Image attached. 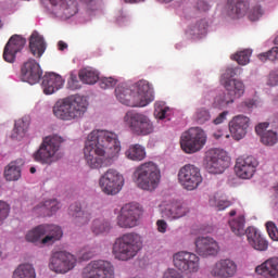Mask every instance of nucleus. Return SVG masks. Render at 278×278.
<instances>
[{"mask_svg": "<svg viewBox=\"0 0 278 278\" xmlns=\"http://www.w3.org/2000/svg\"><path fill=\"white\" fill-rule=\"evenodd\" d=\"M13 278H36V269L31 264H22L13 271Z\"/></svg>", "mask_w": 278, "mask_h": 278, "instance_id": "38", "label": "nucleus"}, {"mask_svg": "<svg viewBox=\"0 0 278 278\" xmlns=\"http://www.w3.org/2000/svg\"><path fill=\"white\" fill-rule=\"evenodd\" d=\"M51 14L58 18L68 20L77 14V2L75 0H48Z\"/></svg>", "mask_w": 278, "mask_h": 278, "instance_id": "18", "label": "nucleus"}, {"mask_svg": "<svg viewBox=\"0 0 278 278\" xmlns=\"http://www.w3.org/2000/svg\"><path fill=\"white\" fill-rule=\"evenodd\" d=\"M42 77V70L40 68V64L36 62L34 59H29L25 63H23L21 67L20 79L22 81H27L34 86V84H38L40 78Z\"/></svg>", "mask_w": 278, "mask_h": 278, "instance_id": "22", "label": "nucleus"}, {"mask_svg": "<svg viewBox=\"0 0 278 278\" xmlns=\"http://www.w3.org/2000/svg\"><path fill=\"white\" fill-rule=\"evenodd\" d=\"M124 123L135 136H149V134H153V122L143 113L128 111L124 116Z\"/></svg>", "mask_w": 278, "mask_h": 278, "instance_id": "9", "label": "nucleus"}, {"mask_svg": "<svg viewBox=\"0 0 278 278\" xmlns=\"http://www.w3.org/2000/svg\"><path fill=\"white\" fill-rule=\"evenodd\" d=\"M134 181L141 190L153 192L162 181V170L154 162H146L135 168Z\"/></svg>", "mask_w": 278, "mask_h": 278, "instance_id": "5", "label": "nucleus"}, {"mask_svg": "<svg viewBox=\"0 0 278 278\" xmlns=\"http://www.w3.org/2000/svg\"><path fill=\"white\" fill-rule=\"evenodd\" d=\"M142 251V236L138 232H126L113 243L112 253L119 262H129Z\"/></svg>", "mask_w": 278, "mask_h": 278, "instance_id": "4", "label": "nucleus"}, {"mask_svg": "<svg viewBox=\"0 0 278 278\" xmlns=\"http://www.w3.org/2000/svg\"><path fill=\"white\" fill-rule=\"evenodd\" d=\"M75 264H77L75 255L66 251H56L50 257L49 268L59 275H66L75 268Z\"/></svg>", "mask_w": 278, "mask_h": 278, "instance_id": "13", "label": "nucleus"}, {"mask_svg": "<svg viewBox=\"0 0 278 278\" xmlns=\"http://www.w3.org/2000/svg\"><path fill=\"white\" fill-rule=\"evenodd\" d=\"M42 236L46 237L41 239V244H54V242L62 239L64 232L58 225L42 224L28 231L26 235V240L27 242H38Z\"/></svg>", "mask_w": 278, "mask_h": 278, "instance_id": "8", "label": "nucleus"}, {"mask_svg": "<svg viewBox=\"0 0 278 278\" xmlns=\"http://www.w3.org/2000/svg\"><path fill=\"white\" fill-rule=\"evenodd\" d=\"M10 216V204L0 200V225H3V220Z\"/></svg>", "mask_w": 278, "mask_h": 278, "instance_id": "49", "label": "nucleus"}, {"mask_svg": "<svg viewBox=\"0 0 278 278\" xmlns=\"http://www.w3.org/2000/svg\"><path fill=\"white\" fill-rule=\"evenodd\" d=\"M270 124L268 122L260 123L255 127L257 136L261 138L262 144L265 147H275V143L278 142L277 131L268 130Z\"/></svg>", "mask_w": 278, "mask_h": 278, "instance_id": "28", "label": "nucleus"}, {"mask_svg": "<svg viewBox=\"0 0 278 278\" xmlns=\"http://www.w3.org/2000/svg\"><path fill=\"white\" fill-rule=\"evenodd\" d=\"M29 173H31V175H34V173H36V167H30Z\"/></svg>", "mask_w": 278, "mask_h": 278, "instance_id": "64", "label": "nucleus"}, {"mask_svg": "<svg viewBox=\"0 0 278 278\" xmlns=\"http://www.w3.org/2000/svg\"><path fill=\"white\" fill-rule=\"evenodd\" d=\"M128 160L132 162H142L147 157V150L141 144H131L125 152Z\"/></svg>", "mask_w": 278, "mask_h": 278, "instance_id": "34", "label": "nucleus"}, {"mask_svg": "<svg viewBox=\"0 0 278 278\" xmlns=\"http://www.w3.org/2000/svg\"><path fill=\"white\" fill-rule=\"evenodd\" d=\"M62 142H64V139L58 135L46 137L40 148L33 154L35 162L48 165L58 162V160L62 157V155L59 154Z\"/></svg>", "mask_w": 278, "mask_h": 278, "instance_id": "6", "label": "nucleus"}, {"mask_svg": "<svg viewBox=\"0 0 278 278\" xmlns=\"http://www.w3.org/2000/svg\"><path fill=\"white\" fill-rule=\"evenodd\" d=\"M251 53H252L251 50H242V51L233 54L231 56V60H235L241 66H247V64H249V62H250Z\"/></svg>", "mask_w": 278, "mask_h": 278, "instance_id": "44", "label": "nucleus"}, {"mask_svg": "<svg viewBox=\"0 0 278 278\" xmlns=\"http://www.w3.org/2000/svg\"><path fill=\"white\" fill-rule=\"evenodd\" d=\"M156 227L160 233H166V230L168 229V224L164 219H159L156 220Z\"/></svg>", "mask_w": 278, "mask_h": 278, "instance_id": "52", "label": "nucleus"}, {"mask_svg": "<svg viewBox=\"0 0 278 278\" xmlns=\"http://www.w3.org/2000/svg\"><path fill=\"white\" fill-rule=\"evenodd\" d=\"M52 112L59 121H79L88 112V100L80 94L70 96L56 101Z\"/></svg>", "mask_w": 278, "mask_h": 278, "instance_id": "3", "label": "nucleus"}, {"mask_svg": "<svg viewBox=\"0 0 278 278\" xmlns=\"http://www.w3.org/2000/svg\"><path fill=\"white\" fill-rule=\"evenodd\" d=\"M205 164L206 169L212 175H220L225 173L226 168H229L231 164V159L225 150L220 149H211L205 153Z\"/></svg>", "mask_w": 278, "mask_h": 278, "instance_id": "10", "label": "nucleus"}, {"mask_svg": "<svg viewBox=\"0 0 278 278\" xmlns=\"http://www.w3.org/2000/svg\"><path fill=\"white\" fill-rule=\"evenodd\" d=\"M222 84L224 85L225 90L235 101L244 94V83H242V80H225Z\"/></svg>", "mask_w": 278, "mask_h": 278, "instance_id": "32", "label": "nucleus"}, {"mask_svg": "<svg viewBox=\"0 0 278 278\" xmlns=\"http://www.w3.org/2000/svg\"><path fill=\"white\" fill-rule=\"evenodd\" d=\"M195 251L203 257L218 253V242L210 237H199L195 240Z\"/></svg>", "mask_w": 278, "mask_h": 278, "instance_id": "25", "label": "nucleus"}, {"mask_svg": "<svg viewBox=\"0 0 278 278\" xmlns=\"http://www.w3.org/2000/svg\"><path fill=\"white\" fill-rule=\"evenodd\" d=\"M187 34L188 36H194L195 38L205 36V34H207V21L200 20L198 23L187 29Z\"/></svg>", "mask_w": 278, "mask_h": 278, "instance_id": "39", "label": "nucleus"}, {"mask_svg": "<svg viewBox=\"0 0 278 278\" xmlns=\"http://www.w3.org/2000/svg\"><path fill=\"white\" fill-rule=\"evenodd\" d=\"M35 212H39L40 216H51L54 212L60 210V203L58 200H48L35 206Z\"/></svg>", "mask_w": 278, "mask_h": 278, "instance_id": "35", "label": "nucleus"}, {"mask_svg": "<svg viewBox=\"0 0 278 278\" xmlns=\"http://www.w3.org/2000/svg\"><path fill=\"white\" fill-rule=\"evenodd\" d=\"M227 114H229V112L224 111L222 112L214 121V125H220V123L225 122L227 119Z\"/></svg>", "mask_w": 278, "mask_h": 278, "instance_id": "56", "label": "nucleus"}, {"mask_svg": "<svg viewBox=\"0 0 278 278\" xmlns=\"http://www.w3.org/2000/svg\"><path fill=\"white\" fill-rule=\"evenodd\" d=\"M27 40L20 35H13L5 43L3 49V60L9 64H14L16 62V54L21 53L25 49Z\"/></svg>", "mask_w": 278, "mask_h": 278, "instance_id": "21", "label": "nucleus"}, {"mask_svg": "<svg viewBox=\"0 0 278 278\" xmlns=\"http://www.w3.org/2000/svg\"><path fill=\"white\" fill-rule=\"evenodd\" d=\"M78 77L83 84L92 86L96 81H99V74L94 70L84 68L79 72Z\"/></svg>", "mask_w": 278, "mask_h": 278, "instance_id": "40", "label": "nucleus"}, {"mask_svg": "<svg viewBox=\"0 0 278 278\" xmlns=\"http://www.w3.org/2000/svg\"><path fill=\"white\" fill-rule=\"evenodd\" d=\"M29 129V119L27 117L20 118L15 122L11 137L15 140H21Z\"/></svg>", "mask_w": 278, "mask_h": 278, "instance_id": "37", "label": "nucleus"}, {"mask_svg": "<svg viewBox=\"0 0 278 278\" xmlns=\"http://www.w3.org/2000/svg\"><path fill=\"white\" fill-rule=\"evenodd\" d=\"M247 108H253L255 105V102L253 100H249L245 102Z\"/></svg>", "mask_w": 278, "mask_h": 278, "instance_id": "60", "label": "nucleus"}, {"mask_svg": "<svg viewBox=\"0 0 278 278\" xmlns=\"http://www.w3.org/2000/svg\"><path fill=\"white\" fill-rule=\"evenodd\" d=\"M4 179L7 181H18L21 179L22 169L16 161L11 162L4 168Z\"/></svg>", "mask_w": 278, "mask_h": 278, "instance_id": "36", "label": "nucleus"}, {"mask_svg": "<svg viewBox=\"0 0 278 278\" xmlns=\"http://www.w3.org/2000/svg\"><path fill=\"white\" fill-rule=\"evenodd\" d=\"M245 236L252 249L255 251H268V241L257 228L253 226L248 227Z\"/></svg>", "mask_w": 278, "mask_h": 278, "instance_id": "24", "label": "nucleus"}, {"mask_svg": "<svg viewBox=\"0 0 278 278\" xmlns=\"http://www.w3.org/2000/svg\"><path fill=\"white\" fill-rule=\"evenodd\" d=\"M260 166V162L253 155L237 159L235 173L240 179H251Z\"/></svg>", "mask_w": 278, "mask_h": 278, "instance_id": "20", "label": "nucleus"}, {"mask_svg": "<svg viewBox=\"0 0 278 278\" xmlns=\"http://www.w3.org/2000/svg\"><path fill=\"white\" fill-rule=\"evenodd\" d=\"M266 229H267L269 238L271 240H274L275 242H278V228H277V225H275V223H273V222H267L266 223Z\"/></svg>", "mask_w": 278, "mask_h": 278, "instance_id": "48", "label": "nucleus"}, {"mask_svg": "<svg viewBox=\"0 0 278 278\" xmlns=\"http://www.w3.org/2000/svg\"><path fill=\"white\" fill-rule=\"evenodd\" d=\"M232 203L231 201H228V200H219L217 202V210L219 212H223V210H227V207H231Z\"/></svg>", "mask_w": 278, "mask_h": 278, "instance_id": "53", "label": "nucleus"}, {"mask_svg": "<svg viewBox=\"0 0 278 278\" xmlns=\"http://www.w3.org/2000/svg\"><path fill=\"white\" fill-rule=\"evenodd\" d=\"M238 71H240V68L238 67H228L226 72L222 75V84H225V81H232V77H236V75H238Z\"/></svg>", "mask_w": 278, "mask_h": 278, "instance_id": "47", "label": "nucleus"}, {"mask_svg": "<svg viewBox=\"0 0 278 278\" xmlns=\"http://www.w3.org/2000/svg\"><path fill=\"white\" fill-rule=\"evenodd\" d=\"M90 257H92V254L90 252H80V260L86 261V260H90Z\"/></svg>", "mask_w": 278, "mask_h": 278, "instance_id": "57", "label": "nucleus"}, {"mask_svg": "<svg viewBox=\"0 0 278 278\" xmlns=\"http://www.w3.org/2000/svg\"><path fill=\"white\" fill-rule=\"evenodd\" d=\"M268 86H278V73L271 72L269 74L268 80H267Z\"/></svg>", "mask_w": 278, "mask_h": 278, "instance_id": "54", "label": "nucleus"}, {"mask_svg": "<svg viewBox=\"0 0 278 278\" xmlns=\"http://www.w3.org/2000/svg\"><path fill=\"white\" fill-rule=\"evenodd\" d=\"M175 268L186 275H194L201 268V258L192 252L180 251L173 255Z\"/></svg>", "mask_w": 278, "mask_h": 278, "instance_id": "11", "label": "nucleus"}, {"mask_svg": "<svg viewBox=\"0 0 278 278\" xmlns=\"http://www.w3.org/2000/svg\"><path fill=\"white\" fill-rule=\"evenodd\" d=\"M166 112H168V108L156 105L154 110V116H156V118H160V121H163V118H166Z\"/></svg>", "mask_w": 278, "mask_h": 278, "instance_id": "51", "label": "nucleus"}, {"mask_svg": "<svg viewBox=\"0 0 278 278\" xmlns=\"http://www.w3.org/2000/svg\"><path fill=\"white\" fill-rule=\"evenodd\" d=\"M197 9L200 12H207V10H210V4L205 2V0H199L197 3Z\"/></svg>", "mask_w": 278, "mask_h": 278, "instance_id": "55", "label": "nucleus"}, {"mask_svg": "<svg viewBox=\"0 0 278 278\" xmlns=\"http://www.w3.org/2000/svg\"><path fill=\"white\" fill-rule=\"evenodd\" d=\"M236 214H237L236 210H232L229 212V216H236Z\"/></svg>", "mask_w": 278, "mask_h": 278, "instance_id": "63", "label": "nucleus"}, {"mask_svg": "<svg viewBox=\"0 0 278 278\" xmlns=\"http://www.w3.org/2000/svg\"><path fill=\"white\" fill-rule=\"evenodd\" d=\"M83 278H115L114 265L110 261H92L84 268Z\"/></svg>", "mask_w": 278, "mask_h": 278, "instance_id": "15", "label": "nucleus"}, {"mask_svg": "<svg viewBox=\"0 0 278 278\" xmlns=\"http://www.w3.org/2000/svg\"><path fill=\"white\" fill-rule=\"evenodd\" d=\"M29 51L34 58H42L47 51V42L38 31H34L29 37Z\"/></svg>", "mask_w": 278, "mask_h": 278, "instance_id": "30", "label": "nucleus"}, {"mask_svg": "<svg viewBox=\"0 0 278 278\" xmlns=\"http://www.w3.org/2000/svg\"><path fill=\"white\" fill-rule=\"evenodd\" d=\"M238 274V264L231 258H222L208 268V275L215 278H233Z\"/></svg>", "mask_w": 278, "mask_h": 278, "instance_id": "19", "label": "nucleus"}, {"mask_svg": "<svg viewBox=\"0 0 278 278\" xmlns=\"http://www.w3.org/2000/svg\"><path fill=\"white\" fill-rule=\"evenodd\" d=\"M121 153L118 135L108 130L91 131L85 143L84 157L87 166L92 169L110 166Z\"/></svg>", "mask_w": 278, "mask_h": 278, "instance_id": "1", "label": "nucleus"}, {"mask_svg": "<svg viewBox=\"0 0 278 278\" xmlns=\"http://www.w3.org/2000/svg\"><path fill=\"white\" fill-rule=\"evenodd\" d=\"M125 178L116 169H108L99 179V186L104 194H118L123 190Z\"/></svg>", "mask_w": 278, "mask_h": 278, "instance_id": "14", "label": "nucleus"}, {"mask_svg": "<svg viewBox=\"0 0 278 278\" xmlns=\"http://www.w3.org/2000/svg\"><path fill=\"white\" fill-rule=\"evenodd\" d=\"M223 136H225V138H229V135L218 134V132L214 134V138H216V140H220V138H223Z\"/></svg>", "mask_w": 278, "mask_h": 278, "instance_id": "59", "label": "nucleus"}, {"mask_svg": "<svg viewBox=\"0 0 278 278\" xmlns=\"http://www.w3.org/2000/svg\"><path fill=\"white\" fill-rule=\"evenodd\" d=\"M228 225L230 228V231H232V233H235V236H247V229H244L245 225H247V218L244 217V215H239L237 217H233L231 219L228 220Z\"/></svg>", "mask_w": 278, "mask_h": 278, "instance_id": "33", "label": "nucleus"}, {"mask_svg": "<svg viewBox=\"0 0 278 278\" xmlns=\"http://www.w3.org/2000/svg\"><path fill=\"white\" fill-rule=\"evenodd\" d=\"M193 121L198 125H205V123H210V121H212V114H210V111L205 108L197 109L193 114Z\"/></svg>", "mask_w": 278, "mask_h": 278, "instance_id": "42", "label": "nucleus"}, {"mask_svg": "<svg viewBox=\"0 0 278 278\" xmlns=\"http://www.w3.org/2000/svg\"><path fill=\"white\" fill-rule=\"evenodd\" d=\"M68 90H79L81 88V83L77 78V74L71 72L70 78L67 80Z\"/></svg>", "mask_w": 278, "mask_h": 278, "instance_id": "46", "label": "nucleus"}, {"mask_svg": "<svg viewBox=\"0 0 278 278\" xmlns=\"http://www.w3.org/2000/svg\"><path fill=\"white\" fill-rule=\"evenodd\" d=\"M140 1L144 0H125L126 3H140Z\"/></svg>", "mask_w": 278, "mask_h": 278, "instance_id": "62", "label": "nucleus"}, {"mask_svg": "<svg viewBox=\"0 0 278 278\" xmlns=\"http://www.w3.org/2000/svg\"><path fill=\"white\" fill-rule=\"evenodd\" d=\"M178 181L185 190H197L203 184L201 169L192 164H186L178 172Z\"/></svg>", "mask_w": 278, "mask_h": 278, "instance_id": "12", "label": "nucleus"}, {"mask_svg": "<svg viewBox=\"0 0 278 278\" xmlns=\"http://www.w3.org/2000/svg\"><path fill=\"white\" fill-rule=\"evenodd\" d=\"M91 231L94 236L108 233V231H110V223L103 218L94 219L91 225Z\"/></svg>", "mask_w": 278, "mask_h": 278, "instance_id": "41", "label": "nucleus"}, {"mask_svg": "<svg viewBox=\"0 0 278 278\" xmlns=\"http://www.w3.org/2000/svg\"><path fill=\"white\" fill-rule=\"evenodd\" d=\"M70 215L74 218V225L81 227L90 222V213L81 210V204L74 203L70 206Z\"/></svg>", "mask_w": 278, "mask_h": 278, "instance_id": "31", "label": "nucleus"}, {"mask_svg": "<svg viewBox=\"0 0 278 278\" xmlns=\"http://www.w3.org/2000/svg\"><path fill=\"white\" fill-rule=\"evenodd\" d=\"M58 48H59V51H64L65 49H68V45L64 41H59Z\"/></svg>", "mask_w": 278, "mask_h": 278, "instance_id": "58", "label": "nucleus"}, {"mask_svg": "<svg viewBox=\"0 0 278 278\" xmlns=\"http://www.w3.org/2000/svg\"><path fill=\"white\" fill-rule=\"evenodd\" d=\"M207 142V135L201 127H191L180 137V148L184 153H199Z\"/></svg>", "mask_w": 278, "mask_h": 278, "instance_id": "7", "label": "nucleus"}, {"mask_svg": "<svg viewBox=\"0 0 278 278\" xmlns=\"http://www.w3.org/2000/svg\"><path fill=\"white\" fill-rule=\"evenodd\" d=\"M138 220H140V207L134 203L124 205L117 216V225L122 229H134L137 227Z\"/></svg>", "mask_w": 278, "mask_h": 278, "instance_id": "17", "label": "nucleus"}, {"mask_svg": "<svg viewBox=\"0 0 278 278\" xmlns=\"http://www.w3.org/2000/svg\"><path fill=\"white\" fill-rule=\"evenodd\" d=\"M41 87L46 94H53L64 87V79L55 73H49L43 76Z\"/></svg>", "mask_w": 278, "mask_h": 278, "instance_id": "26", "label": "nucleus"}, {"mask_svg": "<svg viewBox=\"0 0 278 278\" xmlns=\"http://www.w3.org/2000/svg\"><path fill=\"white\" fill-rule=\"evenodd\" d=\"M125 21H127V17H125V16H121V17H118L117 18V23L121 25V23H123V22H125Z\"/></svg>", "mask_w": 278, "mask_h": 278, "instance_id": "61", "label": "nucleus"}, {"mask_svg": "<svg viewBox=\"0 0 278 278\" xmlns=\"http://www.w3.org/2000/svg\"><path fill=\"white\" fill-rule=\"evenodd\" d=\"M115 96L119 103L129 108H147L153 101V88L147 80H139L131 89L125 87L115 88Z\"/></svg>", "mask_w": 278, "mask_h": 278, "instance_id": "2", "label": "nucleus"}, {"mask_svg": "<svg viewBox=\"0 0 278 278\" xmlns=\"http://www.w3.org/2000/svg\"><path fill=\"white\" fill-rule=\"evenodd\" d=\"M251 119L244 115H237L229 122V131L233 140H242L247 136Z\"/></svg>", "mask_w": 278, "mask_h": 278, "instance_id": "23", "label": "nucleus"}, {"mask_svg": "<svg viewBox=\"0 0 278 278\" xmlns=\"http://www.w3.org/2000/svg\"><path fill=\"white\" fill-rule=\"evenodd\" d=\"M255 273L264 278H278V257L273 256L267 258L255 267Z\"/></svg>", "mask_w": 278, "mask_h": 278, "instance_id": "27", "label": "nucleus"}, {"mask_svg": "<svg viewBox=\"0 0 278 278\" xmlns=\"http://www.w3.org/2000/svg\"><path fill=\"white\" fill-rule=\"evenodd\" d=\"M116 86V79L112 77H104L100 80V88L108 90V88H114Z\"/></svg>", "mask_w": 278, "mask_h": 278, "instance_id": "50", "label": "nucleus"}, {"mask_svg": "<svg viewBox=\"0 0 278 278\" xmlns=\"http://www.w3.org/2000/svg\"><path fill=\"white\" fill-rule=\"evenodd\" d=\"M249 10V2L247 0H228L227 14L230 18H242Z\"/></svg>", "mask_w": 278, "mask_h": 278, "instance_id": "29", "label": "nucleus"}, {"mask_svg": "<svg viewBox=\"0 0 278 278\" xmlns=\"http://www.w3.org/2000/svg\"><path fill=\"white\" fill-rule=\"evenodd\" d=\"M160 208L162 218L166 220H179L190 214V207L179 200L163 201Z\"/></svg>", "mask_w": 278, "mask_h": 278, "instance_id": "16", "label": "nucleus"}, {"mask_svg": "<svg viewBox=\"0 0 278 278\" xmlns=\"http://www.w3.org/2000/svg\"><path fill=\"white\" fill-rule=\"evenodd\" d=\"M261 16H264V9H262V5L260 4L252 7L248 12L249 21H260Z\"/></svg>", "mask_w": 278, "mask_h": 278, "instance_id": "45", "label": "nucleus"}, {"mask_svg": "<svg viewBox=\"0 0 278 278\" xmlns=\"http://www.w3.org/2000/svg\"><path fill=\"white\" fill-rule=\"evenodd\" d=\"M233 99L225 92H220L217 94L213 102V108H217L218 110H223V108H227L230 103H233Z\"/></svg>", "mask_w": 278, "mask_h": 278, "instance_id": "43", "label": "nucleus"}]
</instances>
